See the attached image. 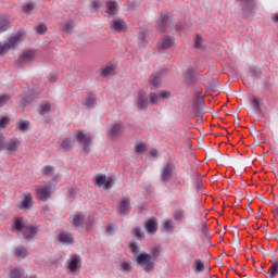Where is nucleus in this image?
Masks as SVG:
<instances>
[{
  "mask_svg": "<svg viewBox=\"0 0 278 278\" xmlns=\"http://www.w3.org/2000/svg\"><path fill=\"white\" fill-rule=\"evenodd\" d=\"M13 229L21 231L26 240H31V238L38 233V228L27 225V222L23 217H18L14 220Z\"/></svg>",
  "mask_w": 278,
  "mask_h": 278,
  "instance_id": "1",
  "label": "nucleus"
},
{
  "mask_svg": "<svg viewBox=\"0 0 278 278\" xmlns=\"http://www.w3.org/2000/svg\"><path fill=\"white\" fill-rule=\"evenodd\" d=\"M23 42V31H17L9 41L0 42V55H5L10 49H16Z\"/></svg>",
  "mask_w": 278,
  "mask_h": 278,
  "instance_id": "2",
  "label": "nucleus"
},
{
  "mask_svg": "<svg viewBox=\"0 0 278 278\" xmlns=\"http://www.w3.org/2000/svg\"><path fill=\"white\" fill-rule=\"evenodd\" d=\"M152 260L151 254H147L146 252H142L137 255V264L139 266H143L144 270H153L155 268V263Z\"/></svg>",
  "mask_w": 278,
  "mask_h": 278,
  "instance_id": "3",
  "label": "nucleus"
},
{
  "mask_svg": "<svg viewBox=\"0 0 278 278\" xmlns=\"http://www.w3.org/2000/svg\"><path fill=\"white\" fill-rule=\"evenodd\" d=\"M76 138L80 144H84L85 153H90V147H92V137L84 132V130H78L76 132Z\"/></svg>",
  "mask_w": 278,
  "mask_h": 278,
  "instance_id": "4",
  "label": "nucleus"
},
{
  "mask_svg": "<svg viewBox=\"0 0 278 278\" xmlns=\"http://www.w3.org/2000/svg\"><path fill=\"white\" fill-rule=\"evenodd\" d=\"M52 191H53V186H37L36 187L37 199H39V201H49V199L51 198Z\"/></svg>",
  "mask_w": 278,
  "mask_h": 278,
  "instance_id": "5",
  "label": "nucleus"
},
{
  "mask_svg": "<svg viewBox=\"0 0 278 278\" xmlns=\"http://www.w3.org/2000/svg\"><path fill=\"white\" fill-rule=\"evenodd\" d=\"M110 27L115 34L127 31V23H125L123 20H113L110 22Z\"/></svg>",
  "mask_w": 278,
  "mask_h": 278,
  "instance_id": "6",
  "label": "nucleus"
},
{
  "mask_svg": "<svg viewBox=\"0 0 278 278\" xmlns=\"http://www.w3.org/2000/svg\"><path fill=\"white\" fill-rule=\"evenodd\" d=\"M137 108L138 110H147V108H149V97L147 92L139 91L137 93Z\"/></svg>",
  "mask_w": 278,
  "mask_h": 278,
  "instance_id": "7",
  "label": "nucleus"
},
{
  "mask_svg": "<svg viewBox=\"0 0 278 278\" xmlns=\"http://www.w3.org/2000/svg\"><path fill=\"white\" fill-rule=\"evenodd\" d=\"M21 147V141L16 138L10 139L7 143H4V149H7V152L13 155V153H16Z\"/></svg>",
  "mask_w": 278,
  "mask_h": 278,
  "instance_id": "8",
  "label": "nucleus"
},
{
  "mask_svg": "<svg viewBox=\"0 0 278 278\" xmlns=\"http://www.w3.org/2000/svg\"><path fill=\"white\" fill-rule=\"evenodd\" d=\"M172 47H175V38L170 36H163L159 41V49H170Z\"/></svg>",
  "mask_w": 278,
  "mask_h": 278,
  "instance_id": "9",
  "label": "nucleus"
},
{
  "mask_svg": "<svg viewBox=\"0 0 278 278\" xmlns=\"http://www.w3.org/2000/svg\"><path fill=\"white\" fill-rule=\"evenodd\" d=\"M193 112L195 116H203V114H205V101L203 98H199L195 101Z\"/></svg>",
  "mask_w": 278,
  "mask_h": 278,
  "instance_id": "10",
  "label": "nucleus"
},
{
  "mask_svg": "<svg viewBox=\"0 0 278 278\" xmlns=\"http://www.w3.org/2000/svg\"><path fill=\"white\" fill-rule=\"evenodd\" d=\"M170 177H173V165L168 163L161 172V179L166 184L170 181Z\"/></svg>",
  "mask_w": 278,
  "mask_h": 278,
  "instance_id": "11",
  "label": "nucleus"
},
{
  "mask_svg": "<svg viewBox=\"0 0 278 278\" xmlns=\"http://www.w3.org/2000/svg\"><path fill=\"white\" fill-rule=\"evenodd\" d=\"M149 86L151 90H155L162 86V77L160 74H152L149 78Z\"/></svg>",
  "mask_w": 278,
  "mask_h": 278,
  "instance_id": "12",
  "label": "nucleus"
},
{
  "mask_svg": "<svg viewBox=\"0 0 278 278\" xmlns=\"http://www.w3.org/2000/svg\"><path fill=\"white\" fill-rule=\"evenodd\" d=\"M146 231H148L151 236L157 233V218L152 217L146 223Z\"/></svg>",
  "mask_w": 278,
  "mask_h": 278,
  "instance_id": "13",
  "label": "nucleus"
},
{
  "mask_svg": "<svg viewBox=\"0 0 278 278\" xmlns=\"http://www.w3.org/2000/svg\"><path fill=\"white\" fill-rule=\"evenodd\" d=\"M36 51L27 50L20 56L18 62L20 64H23L25 62H31V60H36Z\"/></svg>",
  "mask_w": 278,
  "mask_h": 278,
  "instance_id": "14",
  "label": "nucleus"
},
{
  "mask_svg": "<svg viewBox=\"0 0 278 278\" xmlns=\"http://www.w3.org/2000/svg\"><path fill=\"white\" fill-rule=\"evenodd\" d=\"M125 131V125L123 123L114 124L110 130L111 138H118V136Z\"/></svg>",
  "mask_w": 278,
  "mask_h": 278,
  "instance_id": "15",
  "label": "nucleus"
},
{
  "mask_svg": "<svg viewBox=\"0 0 278 278\" xmlns=\"http://www.w3.org/2000/svg\"><path fill=\"white\" fill-rule=\"evenodd\" d=\"M131 212V203L129 198L123 199L119 203V214Z\"/></svg>",
  "mask_w": 278,
  "mask_h": 278,
  "instance_id": "16",
  "label": "nucleus"
},
{
  "mask_svg": "<svg viewBox=\"0 0 278 278\" xmlns=\"http://www.w3.org/2000/svg\"><path fill=\"white\" fill-rule=\"evenodd\" d=\"M9 278H27V276L25 275V269L15 267L11 269Z\"/></svg>",
  "mask_w": 278,
  "mask_h": 278,
  "instance_id": "17",
  "label": "nucleus"
},
{
  "mask_svg": "<svg viewBox=\"0 0 278 278\" xmlns=\"http://www.w3.org/2000/svg\"><path fill=\"white\" fill-rule=\"evenodd\" d=\"M59 242H62L63 244H73L74 242L73 235L68 232H60Z\"/></svg>",
  "mask_w": 278,
  "mask_h": 278,
  "instance_id": "18",
  "label": "nucleus"
},
{
  "mask_svg": "<svg viewBox=\"0 0 278 278\" xmlns=\"http://www.w3.org/2000/svg\"><path fill=\"white\" fill-rule=\"evenodd\" d=\"M10 29V18L8 15L0 16V34H3V31H8Z\"/></svg>",
  "mask_w": 278,
  "mask_h": 278,
  "instance_id": "19",
  "label": "nucleus"
},
{
  "mask_svg": "<svg viewBox=\"0 0 278 278\" xmlns=\"http://www.w3.org/2000/svg\"><path fill=\"white\" fill-rule=\"evenodd\" d=\"M75 147V139L66 138L61 142V148L63 151H71Z\"/></svg>",
  "mask_w": 278,
  "mask_h": 278,
  "instance_id": "20",
  "label": "nucleus"
},
{
  "mask_svg": "<svg viewBox=\"0 0 278 278\" xmlns=\"http://www.w3.org/2000/svg\"><path fill=\"white\" fill-rule=\"evenodd\" d=\"M243 10H248V12H253L255 10V0H239Z\"/></svg>",
  "mask_w": 278,
  "mask_h": 278,
  "instance_id": "21",
  "label": "nucleus"
},
{
  "mask_svg": "<svg viewBox=\"0 0 278 278\" xmlns=\"http://www.w3.org/2000/svg\"><path fill=\"white\" fill-rule=\"evenodd\" d=\"M192 268L194 273H203L205 270V264L200 258H195Z\"/></svg>",
  "mask_w": 278,
  "mask_h": 278,
  "instance_id": "22",
  "label": "nucleus"
},
{
  "mask_svg": "<svg viewBox=\"0 0 278 278\" xmlns=\"http://www.w3.org/2000/svg\"><path fill=\"white\" fill-rule=\"evenodd\" d=\"M85 218H86V216H84L81 214H77L74 217H72V223H73L74 227H84Z\"/></svg>",
  "mask_w": 278,
  "mask_h": 278,
  "instance_id": "23",
  "label": "nucleus"
},
{
  "mask_svg": "<svg viewBox=\"0 0 278 278\" xmlns=\"http://www.w3.org/2000/svg\"><path fill=\"white\" fill-rule=\"evenodd\" d=\"M86 108L92 109L97 105V96L94 93L89 94L85 100Z\"/></svg>",
  "mask_w": 278,
  "mask_h": 278,
  "instance_id": "24",
  "label": "nucleus"
},
{
  "mask_svg": "<svg viewBox=\"0 0 278 278\" xmlns=\"http://www.w3.org/2000/svg\"><path fill=\"white\" fill-rule=\"evenodd\" d=\"M33 198L31 194H27L22 201L20 207L21 210H27L31 206Z\"/></svg>",
  "mask_w": 278,
  "mask_h": 278,
  "instance_id": "25",
  "label": "nucleus"
},
{
  "mask_svg": "<svg viewBox=\"0 0 278 278\" xmlns=\"http://www.w3.org/2000/svg\"><path fill=\"white\" fill-rule=\"evenodd\" d=\"M106 8H108V14H110V16H114V14H116V1H108L106 2Z\"/></svg>",
  "mask_w": 278,
  "mask_h": 278,
  "instance_id": "26",
  "label": "nucleus"
},
{
  "mask_svg": "<svg viewBox=\"0 0 278 278\" xmlns=\"http://www.w3.org/2000/svg\"><path fill=\"white\" fill-rule=\"evenodd\" d=\"M15 257L18 260H25L27 257V249L20 247L15 249Z\"/></svg>",
  "mask_w": 278,
  "mask_h": 278,
  "instance_id": "27",
  "label": "nucleus"
},
{
  "mask_svg": "<svg viewBox=\"0 0 278 278\" xmlns=\"http://www.w3.org/2000/svg\"><path fill=\"white\" fill-rule=\"evenodd\" d=\"M79 262H81V260L78 257H74L71 260L70 264H68V269L72 273H75V270H77V267L79 266Z\"/></svg>",
  "mask_w": 278,
  "mask_h": 278,
  "instance_id": "28",
  "label": "nucleus"
},
{
  "mask_svg": "<svg viewBox=\"0 0 278 278\" xmlns=\"http://www.w3.org/2000/svg\"><path fill=\"white\" fill-rule=\"evenodd\" d=\"M278 269V260L271 262V266L268 269V275L270 278L276 277Z\"/></svg>",
  "mask_w": 278,
  "mask_h": 278,
  "instance_id": "29",
  "label": "nucleus"
},
{
  "mask_svg": "<svg viewBox=\"0 0 278 278\" xmlns=\"http://www.w3.org/2000/svg\"><path fill=\"white\" fill-rule=\"evenodd\" d=\"M149 99H150V103L152 105H157V103H160V101H162V98L160 97V93H155V92H151L149 94Z\"/></svg>",
  "mask_w": 278,
  "mask_h": 278,
  "instance_id": "30",
  "label": "nucleus"
},
{
  "mask_svg": "<svg viewBox=\"0 0 278 278\" xmlns=\"http://www.w3.org/2000/svg\"><path fill=\"white\" fill-rule=\"evenodd\" d=\"M29 126H30L29 121H23V119H21V121L17 123V128H18L20 131H27V129H29Z\"/></svg>",
  "mask_w": 278,
  "mask_h": 278,
  "instance_id": "31",
  "label": "nucleus"
},
{
  "mask_svg": "<svg viewBox=\"0 0 278 278\" xmlns=\"http://www.w3.org/2000/svg\"><path fill=\"white\" fill-rule=\"evenodd\" d=\"M251 105L254 112H256L257 114H262V106L260 105V100H257V98H253V100L251 101Z\"/></svg>",
  "mask_w": 278,
  "mask_h": 278,
  "instance_id": "32",
  "label": "nucleus"
},
{
  "mask_svg": "<svg viewBox=\"0 0 278 278\" xmlns=\"http://www.w3.org/2000/svg\"><path fill=\"white\" fill-rule=\"evenodd\" d=\"M49 112H51V104H49V102L41 103L40 114L45 115V114H49Z\"/></svg>",
  "mask_w": 278,
  "mask_h": 278,
  "instance_id": "33",
  "label": "nucleus"
},
{
  "mask_svg": "<svg viewBox=\"0 0 278 278\" xmlns=\"http://www.w3.org/2000/svg\"><path fill=\"white\" fill-rule=\"evenodd\" d=\"M163 227L165 231H173V229H175V225H173V219H165L163 222Z\"/></svg>",
  "mask_w": 278,
  "mask_h": 278,
  "instance_id": "34",
  "label": "nucleus"
},
{
  "mask_svg": "<svg viewBox=\"0 0 278 278\" xmlns=\"http://www.w3.org/2000/svg\"><path fill=\"white\" fill-rule=\"evenodd\" d=\"M35 8H36V4L34 2H28L23 7V12H25V14H31Z\"/></svg>",
  "mask_w": 278,
  "mask_h": 278,
  "instance_id": "35",
  "label": "nucleus"
},
{
  "mask_svg": "<svg viewBox=\"0 0 278 278\" xmlns=\"http://www.w3.org/2000/svg\"><path fill=\"white\" fill-rule=\"evenodd\" d=\"M106 179H108V178L105 177V175H103V174L98 175V176L96 177V184H97V186H99V188L105 186Z\"/></svg>",
  "mask_w": 278,
  "mask_h": 278,
  "instance_id": "36",
  "label": "nucleus"
},
{
  "mask_svg": "<svg viewBox=\"0 0 278 278\" xmlns=\"http://www.w3.org/2000/svg\"><path fill=\"white\" fill-rule=\"evenodd\" d=\"M166 23H168V13L163 12L161 14V21H160V27L161 29H164V27L166 26Z\"/></svg>",
  "mask_w": 278,
  "mask_h": 278,
  "instance_id": "37",
  "label": "nucleus"
},
{
  "mask_svg": "<svg viewBox=\"0 0 278 278\" xmlns=\"http://www.w3.org/2000/svg\"><path fill=\"white\" fill-rule=\"evenodd\" d=\"M132 235L135 236V238H137V240H142L144 238V232H142L139 227L132 230Z\"/></svg>",
  "mask_w": 278,
  "mask_h": 278,
  "instance_id": "38",
  "label": "nucleus"
},
{
  "mask_svg": "<svg viewBox=\"0 0 278 278\" xmlns=\"http://www.w3.org/2000/svg\"><path fill=\"white\" fill-rule=\"evenodd\" d=\"M113 73H114V67L112 65L102 68L103 77H108V76L112 75Z\"/></svg>",
  "mask_w": 278,
  "mask_h": 278,
  "instance_id": "39",
  "label": "nucleus"
},
{
  "mask_svg": "<svg viewBox=\"0 0 278 278\" xmlns=\"http://www.w3.org/2000/svg\"><path fill=\"white\" fill-rule=\"evenodd\" d=\"M54 172H55V167L51 165H47L42 168L43 175H53Z\"/></svg>",
  "mask_w": 278,
  "mask_h": 278,
  "instance_id": "40",
  "label": "nucleus"
},
{
  "mask_svg": "<svg viewBox=\"0 0 278 278\" xmlns=\"http://www.w3.org/2000/svg\"><path fill=\"white\" fill-rule=\"evenodd\" d=\"M75 27V23L68 22L63 26V31H66L67 34H71L73 31V28Z\"/></svg>",
  "mask_w": 278,
  "mask_h": 278,
  "instance_id": "41",
  "label": "nucleus"
},
{
  "mask_svg": "<svg viewBox=\"0 0 278 278\" xmlns=\"http://www.w3.org/2000/svg\"><path fill=\"white\" fill-rule=\"evenodd\" d=\"M159 96L161 97V101H164V99H170L172 97L170 91L167 90L159 91Z\"/></svg>",
  "mask_w": 278,
  "mask_h": 278,
  "instance_id": "42",
  "label": "nucleus"
},
{
  "mask_svg": "<svg viewBox=\"0 0 278 278\" xmlns=\"http://www.w3.org/2000/svg\"><path fill=\"white\" fill-rule=\"evenodd\" d=\"M174 218L176 220H181L184 218V210L181 208L176 210L174 213Z\"/></svg>",
  "mask_w": 278,
  "mask_h": 278,
  "instance_id": "43",
  "label": "nucleus"
},
{
  "mask_svg": "<svg viewBox=\"0 0 278 278\" xmlns=\"http://www.w3.org/2000/svg\"><path fill=\"white\" fill-rule=\"evenodd\" d=\"M37 34H47V25L40 24L35 28Z\"/></svg>",
  "mask_w": 278,
  "mask_h": 278,
  "instance_id": "44",
  "label": "nucleus"
},
{
  "mask_svg": "<svg viewBox=\"0 0 278 278\" xmlns=\"http://www.w3.org/2000/svg\"><path fill=\"white\" fill-rule=\"evenodd\" d=\"M8 123H10V118L8 117H2L0 119V128L1 129H5V127H8Z\"/></svg>",
  "mask_w": 278,
  "mask_h": 278,
  "instance_id": "45",
  "label": "nucleus"
},
{
  "mask_svg": "<svg viewBox=\"0 0 278 278\" xmlns=\"http://www.w3.org/2000/svg\"><path fill=\"white\" fill-rule=\"evenodd\" d=\"M121 268L124 269L125 273H129V270H131V264H129V262H123Z\"/></svg>",
  "mask_w": 278,
  "mask_h": 278,
  "instance_id": "46",
  "label": "nucleus"
},
{
  "mask_svg": "<svg viewBox=\"0 0 278 278\" xmlns=\"http://www.w3.org/2000/svg\"><path fill=\"white\" fill-rule=\"evenodd\" d=\"M130 250L132 251V253H135V255H138V253H140V248L138 247V244L136 243H130L129 244Z\"/></svg>",
  "mask_w": 278,
  "mask_h": 278,
  "instance_id": "47",
  "label": "nucleus"
},
{
  "mask_svg": "<svg viewBox=\"0 0 278 278\" xmlns=\"http://www.w3.org/2000/svg\"><path fill=\"white\" fill-rule=\"evenodd\" d=\"M202 42H203V39L199 36L195 37V41H194V46H195V49H202Z\"/></svg>",
  "mask_w": 278,
  "mask_h": 278,
  "instance_id": "48",
  "label": "nucleus"
},
{
  "mask_svg": "<svg viewBox=\"0 0 278 278\" xmlns=\"http://www.w3.org/2000/svg\"><path fill=\"white\" fill-rule=\"evenodd\" d=\"M194 71L192 68H189L186 73H185V79H187V81H190L192 79V75H193Z\"/></svg>",
  "mask_w": 278,
  "mask_h": 278,
  "instance_id": "49",
  "label": "nucleus"
},
{
  "mask_svg": "<svg viewBox=\"0 0 278 278\" xmlns=\"http://www.w3.org/2000/svg\"><path fill=\"white\" fill-rule=\"evenodd\" d=\"M8 101H10L9 96H1L0 97V108H3L5 105V103H8Z\"/></svg>",
  "mask_w": 278,
  "mask_h": 278,
  "instance_id": "50",
  "label": "nucleus"
},
{
  "mask_svg": "<svg viewBox=\"0 0 278 278\" xmlns=\"http://www.w3.org/2000/svg\"><path fill=\"white\" fill-rule=\"evenodd\" d=\"M0 151H5V137L0 135Z\"/></svg>",
  "mask_w": 278,
  "mask_h": 278,
  "instance_id": "51",
  "label": "nucleus"
},
{
  "mask_svg": "<svg viewBox=\"0 0 278 278\" xmlns=\"http://www.w3.org/2000/svg\"><path fill=\"white\" fill-rule=\"evenodd\" d=\"M144 151V144L139 143L136 146V153H142Z\"/></svg>",
  "mask_w": 278,
  "mask_h": 278,
  "instance_id": "52",
  "label": "nucleus"
},
{
  "mask_svg": "<svg viewBox=\"0 0 278 278\" xmlns=\"http://www.w3.org/2000/svg\"><path fill=\"white\" fill-rule=\"evenodd\" d=\"M106 233H109V236L114 233V226L112 224L106 227Z\"/></svg>",
  "mask_w": 278,
  "mask_h": 278,
  "instance_id": "53",
  "label": "nucleus"
},
{
  "mask_svg": "<svg viewBox=\"0 0 278 278\" xmlns=\"http://www.w3.org/2000/svg\"><path fill=\"white\" fill-rule=\"evenodd\" d=\"M104 187L106 190H110V188H112V179L105 180Z\"/></svg>",
  "mask_w": 278,
  "mask_h": 278,
  "instance_id": "54",
  "label": "nucleus"
},
{
  "mask_svg": "<svg viewBox=\"0 0 278 278\" xmlns=\"http://www.w3.org/2000/svg\"><path fill=\"white\" fill-rule=\"evenodd\" d=\"M150 155L151 157H157V150H151Z\"/></svg>",
  "mask_w": 278,
  "mask_h": 278,
  "instance_id": "55",
  "label": "nucleus"
},
{
  "mask_svg": "<svg viewBox=\"0 0 278 278\" xmlns=\"http://www.w3.org/2000/svg\"><path fill=\"white\" fill-rule=\"evenodd\" d=\"M101 5V3L99 2V0L93 1V7L94 8H99Z\"/></svg>",
  "mask_w": 278,
  "mask_h": 278,
  "instance_id": "56",
  "label": "nucleus"
},
{
  "mask_svg": "<svg viewBox=\"0 0 278 278\" xmlns=\"http://www.w3.org/2000/svg\"><path fill=\"white\" fill-rule=\"evenodd\" d=\"M159 252H160V250L157 248H154L152 250V255H157Z\"/></svg>",
  "mask_w": 278,
  "mask_h": 278,
  "instance_id": "57",
  "label": "nucleus"
},
{
  "mask_svg": "<svg viewBox=\"0 0 278 278\" xmlns=\"http://www.w3.org/2000/svg\"><path fill=\"white\" fill-rule=\"evenodd\" d=\"M199 255V252H197V250H194V253L191 254V257H197Z\"/></svg>",
  "mask_w": 278,
  "mask_h": 278,
  "instance_id": "58",
  "label": "nucleus"
},
{
  "mask_svg": "<svg viewBox=\"0 0 278 278\" xmlns=\"http://www.w3.org/2000/svg\"><path fill=\"white\" fill-rule=\"evenodd\" d=\"M274 18H275L276 23H278V12L275 14Z\"/></svg>",
  "mask_w": 278,
  "mask_h": 278,
  "instance_id": "59",
  "label": "nucleus"
},
{
  "mask_svg": "<svg viewBox=\"0 0 278 278\" xmlns=\"http://www.w3.org/2000/svg\"><path fill=\"white\" fill-rule=\"evenodd\" d=\"M198 123H203V116H200V118L198 119Z\"/></svg>",
  "mask_w": 278,
  "mask_h": 278,
  "instance_id": "60",
  "label": "nucleus"
},
{
  "mask_svg": "<svg viewBox=\"0 0 278 278\" xmlns=\"http://www.w3.org/2000/svg\"><path fill=\"white\" fill-rule=\"evenodd\" d=\"M58 79V76L53 75L52 76V81H55Z\"/></svg>",
  "mask_w": 278,
  "mask_h": 278,
  "instance_id": "61",
  "label": "nucleus"
}]
</instances>
